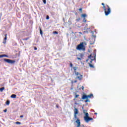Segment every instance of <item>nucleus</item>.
Masks as SVG:
<instances>
[{
	"label": "nucleus",
	"mask_w": 127,
	"mask_h": 127,
	"mask_svg": "<svg viewBox=\"0 0 127 127\" xmlns=\"http://www.w3.org/2000/svg\"><path fill=\"white\" fill-rule=\"evenodd\" d=\"M86 45H87V43L85 42H81L79 45H78L76 48V50H82V51H86Z\"/></svg>",
	"instance_id": "nucleus-1"
},
{
	"label": "nucleus",
	"mask_w": 127,
	"mask_h": 127,
	"mask_svg": "<svg viewBox=\"0 0 127 127\" xmlns=\"http://www.w3.org/2000/svg\"><path fill=\"white\" fill-rule=\"evenodd\" d=\"M92 98H94V95H93V94L91 93L90 95H88L84 94L82 95L81 99L82 100H85L84 101L85 103H88V102H90V100H89V99H92Z\"/></svg>",
	"instance_id": "nucleus-2"
},
{
	"label": "nucleus",
	"mask_w": 127,
	"mask_h": 127,
	"mask_svg": "<svg viewBox=\"0 0 127 127\" xmlns=\"http://www.w3.org/2000/svg\"><path fill=\"white\" fill-rule=\"evenodd\" d=\"M102 5H103V8L104 9V12L105 13V15L108 16L110 13H111V8L108 5H105V3H102Z\"/></svg>",
	"instance_id": "nucleus-3"
},
{
	"label": "nucleus",
	"mask_w": 127,
	"mask_h": 127,
	"mask_svg": "<svg viewBox=\"0 0 127 127\" xmlns=\"http://www.w3.org/2000/svg\"><path fill=\"white\" fill-rule=\"evenodd\" d=\"M87 110H83V114H84L85 116L84 117V119L86 123H88L90 121H93V118L89 117V113H87Z\"/></svg>",
	"instance_id": "nucleus-4"
},
{
	"label": "nucleus",
	"mask_w": 127,
	"mask_h": 127,
	"mask_svg": "<svg viewBox=\"0 0 127 127\" xmlns=\"http://www.w3.org/2000/svg\"><path fill=\"white\" fill-rule=\"evenodd\" d=\"M74 118L76 120L75 123L77 124V127H81V122L80 119L77 117V114H74Z\"/></svg>",
	"instance_id": "nucleus-5"
},
{
	"label": "nucleus",
	"mask_w": 127,
	"mask_h": 127,
	"mask_svg": "<svg viewBox=\"0 0 127 127\" xmlns=\"http://www.w3.org/2000/svg\"><path fill=\"white\" fill-rule=\"evenodd\" d=\"M75 74L77 76L76 79H78L79 81H81L82 79H83V75H82L81 73L77 72H75Z\"/></svg>",
	"instance_id": "nucleus-6"
},
{
	"label": "nucleus",
	"mask_w": 127,
	"mask_h": 127,
	"mask_svg": "<svg viewBox=\"0 0 127 127\" xmlns=\"http://www.w3.org/2000/svg\"><path fill=\"white\" fill-rule=\"evenodd\" d=\"M88 58L91 59L90 63H92L93 61L96 60V54L90 55L89 56Z\"/></svg>",
	"instance_id": "nucleus-7"
},
{
	"label": "nucleus",
	"mask_w": 127,
	"mask_h": 127,
	"mask_svg": "<svg viewBox=\"0 0 127 127\" xmlns=\"http://www.w3.org/2000/svg\"><path fill=\"white\" fill-rule=\"evenodd\" d=\"M4 61L6 62V63H8L9 64H14L15 63V61L6 59H4Z\"/></svg>",
	"instance_id": "nucleus-8"
},
{
	"label": "nucleus",
	"mask_w": 127,
	"mask_h": 127,
	"mask_svg": "<svg viewBox=\"0 0 127 127\" xmlns=\"http://www.w3.org/2000/svg\"><path fill=\"white\" fill-rule=\"evenodd\" d=\"M81 16L83 18V22H85V23L87 22V20L86 19V17H87V14H82Z\"/></svg>",
	"instance_id": "nucleus-9"
},
{
	"label": "nucleus",
	"mask_w": 127,
	"mask_h": 127,
	"mask_svg": "<svg viewBox=\"0 0 127 127\" xmlns=\"http://www.w3.org/2000/svg\"><path fill=\"white\" fill-rule=\"evenodd\" d=\"M79 57H80V58L77 57V59H78V60H80L81 61V60H82V59H83V57H84V55H83L82 54H80Z\"/></svg>",
	"instance_id": "nucleus-10"
},
{
	"label": "nucleus",
	"mask_w": 127,
	"mask_h": 127,
	"mask_svg": "<svg viewBox=\"0 0 127 127\" xmlns=\"http://www.w3.org/2000/svg\"><path fill=\"white\" fill-rule=\"evenodd\" d=\"M79 114V110H78V109L74 108V115H78Z\"/></svg>",
	"instance_id": "nucleus-11"
},
{
	"label": "nucleus",
	"mask_w": 127,
	"mask_h": 127,
	"mask_svg": "<svg viewBox=\"0 0 127 127\" xmlns=\"http://www.w3.org/2000/svg\"><path fill=\"white\" fill-rule=\"evenodd\" d=\"M5 37L4 38V41H3V44H5V43H6V39H7V34H5Z\"/></svg>",
	"instance_id": "nucleus-12"
},
{
	"label": "nucleus",
	"mask_w": 127,
	"mask_h": 127,
	"mask_svg": "<svg viewBox=\"0 0 127 127\" xmlns=\"http://www.w3.org/2000/svg\"><path fill=\"white\" fill-rule=\"evenodd\" d=\"M3 57H7V58H8V56H7L6 55H0V58H2Z\"/></svg>",
	"instance_id": "nucleus-13"
},
{
	"label": "nucleus",
	"mask_w": 127,
	"mask_h": 127,
	"mask_svg": "<svg viewBox=\"0 0 127 127\" xmlns=\"http://www.w3.org/2000/svg\"><path fill=\"white\" fill-rule=\"evenodd\" d=\"M11 98H12V99H15V98H16V95H15V94H12L11 95Z\"/></svg>",
	"instance_id": "nucleus-14"
},
{
	"label": "nucleus",
	"mask_w": 127,
	"mask_h": 127,
	"mask_svg": "<svg viewBox=\"0 0 127 127\" xmlns=\"http://www.w3.org/2000/svg\"><path fill=\"white\" fill-rule=\"evenodd\" d=\"M77 67H73V70H74V72L75 73V74H76V73H77V71H76V70H77Z\"/></svg>",
	"instance_id": "nucleus-15"
},
{
	"label": "nucleus",
	"mask_w": 127,
	"mask_h": 127,
	"mask_svg": "<svg viewBox=\"0 0 127 127\" xmlns=\"http://www.w3.org/2000/svg\"><path fill=\"white\" fill-rule=\"evenodd\" d=\"M40 33L41 35H43V32L42 31V30H41V28H40Z\"/></svg>",
	"instance_id": "nucleus-16"
},
{
	"label": "nucleus",
	"mask_w": 127,
	"mask_h": 127,
	"mask_svg": "<svg viewBox=\"0 0 127 127\" xmlns=\"http://www.w3.org/2000/svg\"><path fill=\"white\" fill-rule=\"evenodd\" d=\"M9 104H10V101H9V100H7L6 102V105H7V106H8Z\"/></svg>",
	"instance_id": "nucleus-17"
},
{
	"label": "nucleus",
	"mask_w": 127,
	"mask_h": 127,
	"mask_svg": "<svg viewBox=\"0 0 127 127\" xmlns=\"http://www.w3.org/2000/svg\"><path fill=\"white\" fill-rule=\"evenodd\" d=\"M3 90H4V87H1L0 88V92H3Z\"/></svg>",
	"instance_id": "nucleus-18"
},
{
	"label": "nucleus",
	"mask_w": 127,
	"mask_h": 127,
	"mask_svg": "<svg viewBox=\"0 0 127 127\" xmlns=\"http://www.w3.org/2000/svg\"><path fill=\"white\" fill-rule=\"evenodd\" d=\"M80 95L79 94H77V93H75V96H74L75 99H77L78 97H79Z\"/></svg>",
	"instance_id": "nucleus-19"
},
{
	"label": "nucleus",
	"mask_w": 127,
	"mask_h": 127,
	"mask_svg": "<svg viewBox=\"0 0 127 127\" xmlns=\"http://www.w3.org/2000/svg\"><path fill=\"white\" fill-rule=\"evenodd\" d=\"M89 67H90L91 68H94V65L89 63Z\"/></svg>",
	"instance_id": "nucleus-20"
},
{
	"label": "nucleus",
	"mask_w": 127,
	"mask_h": 127,
	"mask_svg": "<svg viewBox=\"0 0 127 127\" xmlns=\"http://www.w3.org/2000/svg\"><path fill=\"white\" fill-rule=\"evenodd\" d=\"M28 39H29V37H27V38H24V39H22V40L23 41H26V40H28Z\"/></svg>",
	"instance_id": "nucleus-21"
},
{
	"label": "nucleus",
	"mask_w": 127,
	"mask_h": 127,
	"mask_svg": "<svg viewBox=\"0 0 127 127\" xmlns=\"http://www.w3.org/2000/svg\"><path fill=\"white\" fill-rule=\"evenodd\" d=\"M15 124L16 125H21V123H20L19 122H15Z\"/></svg>",
	"instance_id": "nucleus-22"
},
{
	"label": "nucleus",
	"mask_w": 127,
	"mask_h": 127,
	"mask_svg": "<svg viewBox=\"0 0 127 127\" xmlns=\"http://www.w3.org/2000/svg\"><path fill=\"white\" fill-rule=\"evenodd\" d=\"M53 34H58V32L57 31H54L53 32Z\"/></svg>",
	"instance_id": "nucleus-23"
},
{
	"label": "nucleus",
	"mask_w": 127,
	"mask_h": 127,
	"mask_svg": "<svg viewBox=\"0 0 127 127\" xmlns=\"http://www.w3.org/2000/svg\"><path fill=\"white\" fill-rule=\"evenodd\" d=\"M69 66H70V67H73V64H72V63H70V64H69Z\"/></svg>",
	"instance_id": "nucleus-24"
},
{
	"label": "nucleus",
	"mask_w": 127,
	"mask_h": 127,
	"mask_svg": "<svg viewBox=\"0 0 127 127\" xmlns=\"http://www.w3.org/2000/svg\"><path fill=\"white\" fill-rule=\"evenodd\" d=\"M80 20H81V18H78L76 19L75 20H76V21H79Z\"/></svg>",
	"instance_id": "nucleus-25"
},
{
	"label": "nucleus",
	"mask_w": 127,
	"mask_h": 127,
	"mask_svg": "<svg viewBox=\"0 0 127 127\" xmlns=\"http://www.w3.org/2000/svg\"><path fill=\"white\" fill-rule=\"evenodd\" d=\"M43 1L45 4H46V0H43Z\"/></svg>",
	"instance_id": "nucleus-26"
},
{
	"label": "nucleus",
	"mask_w": 127,
	"mask_h": 127,
	"mask_svg": "<svg viewBox=\"0 0 127 127\" xmlns=\"http://www.w3.org/2000/svg\"><path fill=\"white\" fill-rule=\"evenodd\" d=\"M79 11H80L81 13L83 12L82 11V8H80L79 9Z\"/></svg>",
	"instance_id": "nucleus-27"
},
{
	"label": "nucleus",
	"mask_w": 127,
	"mask_h": 127,
	"mask_svg": "<svg viewBox=\"0 0 127 127\" xmlns=\"http://www.w3.org/2000/svg\"><path fill=\"white\" fill-rule=\"evenodd\" d=\"M46 19H47V20L49 19V15H47Z\"/></svg>",
	"instance_id": "nucleus-28"
},
{
	"label": "nucleus",
	"mask_w": 127,
	"mask_h": 127,
	"mask_svg": "<svg viewBox=\"0 0 127 127\" xmlns=\"http://www.w3.org/2000/svg\"><path fill=\"white\" fill-rule=\"evenodd\" d=\"M6 112H7V109H5L4 110H3V112L4 113H6Z\"/></svg>",
	"instance_id": "nucleus-29"
},
{
	"label": "nucleus",
	"mask_w": 127,
	"mask_h": 127,
	"mask_svg": "<svg viewBox=\"0 0 127 127\" xmlns=\"http://www.w3.org/2000/svg\"><path fill=\"white\" fill-rule=\"evenodd\" d=\"M34 50H37V48L36 47H34Z\"/></svg>",
	"instance_id": "nucleus-30"
},
{
	"label": "nucleus",
	"mask_w": 127,
	"mask_h": 127,
	"mask_svg": "<svg viewBox=\"0 0 127 127\" xmlns=\"http://www.w3.org/2000/svg\"><path fill=\"white\" fill-rule=\"evenodd\" d=\"M81 89H82V90L83 91H84V86H82L81 87Z\"/></svg>",
	"instance_id": "nucleus-31"
},
{
	"label": "nucleus",
	"mask_w": 127,
	"mask_h": 127,
	"mask_svg": "<svg viewBox=\"0 0 127 127\" xmlns=\"http://www.w3.org/2000/svg\"><path fill=\"white\" fill-rule=\"evenodd\" d=\"M20 118H23V115H21V116H20Z\"/></svg>",
	"instance_id": "nucleus-32"
},
{
	"label": "nucleus",
	"mask_w": 127,
	"mask_h": 127,
	"mask_svg": "<svg viewBox=\"0 0 127 127\" xmlns=\"http://www.w3.org/2000/svg\"><path fill=\"white\" fill-rule=\"evenodd\" d=\"M91 45H93L94 44V43H90Z\"/></svg>",
	"instance_id": "nucleus-33"
},
{
	"label": "nucleus",
	"mask_w": 127,
	"mask_h": 127,
	"mask_svg": "<svg viewBox=\"0 0 127 127\" xmlns=\"http://www.w3.org/2000/svg\"><path fill=\"white\" fill-rule=\"evenodd\" d=\"M74 83H77V80H74Z\"/></svg>",
	"instance_id": "nucleus-34"
},
{
	"label": "nucleus",
	"mask_w": 127,
	"mask_h": 127,
	"mask_svg": "<svg viewBox=\"0 0 127 127\" xmlns=\"http://www.w3.org/2000/svg\"><path fill=\"white\" fill-rule=\"evenodd\" d=\"M56 107L58 108H59V107L57 105H56Z\"/></svg>",
	"instance_id": "nucleus-35"
},
{
	"label": "nucleus",
	"mask_w": 127,
	"mask_h": 127,
	"mask_svg": "<svg viewBox=\"0 0 127 127\" xmlns=\"http://www.w3.org/2000/svg\"><path fill=\"white\" fill-rule=\"evenodd\" d=\"M94 115H97V113H94Z\"/></svg>",
	"instance_id": "nucleus-36"
},
{
	"label": "nucleus",
	"mask_w": 127,
	"mask_h": 127,
	"mask_svg": "<svg viewBox=\"0 0 127 127\" xmlns=\"http://www.w3.org/2000/svg\"><path fill=\"white\" fill-rule=\"evenodd\" d=\"M82 109H84V107H82Z\"/></svg>",
	"instance_id": "nucleus-37"
}]
</instances>
